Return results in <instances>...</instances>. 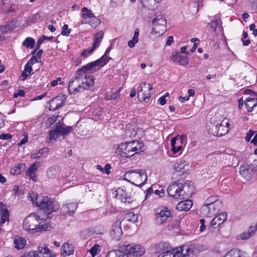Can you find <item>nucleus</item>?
Returning a JSON list of instances; mask_svg holds the SVG:
<instances>
[{"instance_id": "obj_1", "label": "nucleus", "mask_w": 257, "mask_h": 257, "mask_svg": "<svg viewBox=\"0 0 257 257\" xmlns=\"http://www.w3.org/2000/svg\"><path fill=\"white\" fill-rule=\"evenodd\" d=\"M110 59L111 57L104 54L97 60L79 68L76 72L74 77L72 78L69 81V89L81 92L92 86L94 83V79L93 76L90 75L87 71L95 67H97V70L100 69Z\"/></svg>"}, {"instance_id": "obj_2", "label": "nucleus", "mask_w": 257, "mask_h": 257, "mask_svg": "<svg viewBox=\"0 0 257 257\" xmlns=\"http://www.w3.org/2000/svg\"><path fill=\"white\" fill-rule=\"evenodd\" d=\"M33 204L40 207L48 214L56 211L59 208L58 203L47 196H38L34 192L29 193V196Z\"/></svg>"}, {"instance_id": "obj_3", "label": "nucleus", "mask_w": 257, "mask_h": 257, "mask_svg": "<svg viewBox=\"0 0 257 257\" xmlns=\"http://www.w3.org/2000/svg\"><path fill=\"white\" fill-rule=\"evenodd\" d=\"M144 145L139 141H134L128 143H121L116 152L124 157H131L136 154L144 151Z\"/></svg>"}, {"instance_id": "obj_4", "label": "nucleus", "mask_w": 257, "mask_h": 257, "mask_svg": "<svg viewBox=\"0 0 257 257\" xmlns=\"http://www.w3.org/2000/svg\"><path fill=\"white\" fill-rule=\"evenodd\" d=\"M123 180L136 186H142L147 182L148 176L144 169L132 170L125 173Z\"/></svg>"}, {"instance_id": "obj_5", "label": "nucleus", "mask_w": 257, "mask_h": 257, "mask_svg": "<svg viewBox=\"0 0 257 257\" xmlns=\"http://www.w3.org/2000/svg\"><path fill=\"white\" fill-rule=\"evenodd\" d=\"M39 216L35 213L31 214L27 217L23 222V228L30 232H38V221Z\"/></svg>"}, {"instance_id": "obj_6", "label": "nucleus", "mask_w": 257, "mask_h": 257, "mask_svg": "<svg viewBox=\"0 0 257 257\" xmlns=\"http://www.w3.org/2000/svg\"><path fill=\"white\" fill-rule=\"evenodd\" d=\"M119 248L124 250L127 256L130 255L133 256H141L145 252L144 247L137 244H122L119 245Z\"/></svg>"}, {"instance_id": "obj_7", "label": "nucleus", "mask_w": 257, "mask_h": 257, "mask_svg": "<svg viewBox=\"0 0 257 257\" xmlns=\"http://www.w3.org/2000/svg\"><path fill=\"white\" fill-rule=\"evenodd\" d=\"M156 220L157 223L163 225L169 221L172 217L171 211L166 207L156 210Z\"/></svg>"}, {"instance_id": "obj_8", "label": "nucleus", "mask_w": 257, "mask_h": 257, "mask_svg": "<svg viewBox=\"0 0 257 257\" xmlns=\"http://www.w3.org/2000/svg\"><path fill=\"white\" fill-rule=\"evenodd\" d=\"M153 89L150 83H141L138 88V96L140 100L148 102L151 97V90Z\"/></svg>"}, {"instance_id": "obj_9", "label": "nucleus", "mask_w": 257, "mask_h": 257, "mask_svg": "<svg viewBox=\"0 0 257 257\" xmlns=\"http://www.w3.org/2000/svg\"><path fill=\"white\" fill-rule=\"evenodd\" d=\"M183 184L178 182H174L171 184L167 189V192L170 196L175 199H184L183 195Z\"/></svg>"}, {"instance_id": "obj_10", "label": "nucleus", "mask_w": 257, "mask_h": 257, "mask_svg": "<svg viewBox=\"0 0 257 257\" xmlns=\"http://www.w3.org/2000/svg\"><path fill=\"white\" fill-rule=\"evenodd\" d=\"M164 244H159L160 250L158 257H180L181 253L180 252L181 248L171 249V247L164 246Z\"/></svg>"}, {"instance_id": "obj_11", "label": "nucleus", "mask_w": 257, "mask_h": 257, "mask_svg": "<svg viewBox=\"0 0 257 257\" xmlns=\"http://www.w3.org/2000/svg\"><path fill=\"white\" fill-rule=\"evenodd\" d=\"M152 24L153 26V31L156 34L162 35L166 31L167 21L162 17L153 19Z\"/></svg>"}, {"instance_id": "obj_12", "label": "nucleus", "mask_w": 257, "mask_h": 257, "mask_svg": "<svg viewBox=\"0 0 257 257\" xmlns=\"http://www.w3.org/2000/svg\"><path fill=\"white\" fill-rule=\"evenodd\" d=\"M230 128V123L228 120L224 119L220 123L216 125L212 132L214 136L220 137L229 132Z\"/></svg>"}, {"instance_id": "obj_13", "label": "nucleus", "mask_w": 257, "mask_h": 257, "mask_svg": "<svg viewBox=\"0 0 257 257\" xmlns=\"http://www.w3.org/2000/svg\"><path fill=\"white\" fill-rule=\"evenodd\" d=\"M255 169H256V167L253 168L251 166L243 165L239 168V173L245 179L250 180L253 176Z\"/></svg>"}, {"instance_id": "obj_14", "label": "nucleus", "mask_w": 257, "mask_h": 257, "mask_svg": "<svg viewBox=\"0 0 257 257\" xmlns=\"http://www.w3.org/2000/svg\"><path fill=\"white\" fill-rule=\"evenodd\" d=\"M65 102L64 96H57L49 101V109L50 110L55 111L61 107Z\"/></svg>"}, {"instance_id": "obj_15", "label": "nucleus", "mask_w": 257, "mask_h": 257, "mask_svg": "<svg viewBox=\"0 0 257 257\" xmlns=\"http://www.w3.org/2000/svg\"><path fill=\"white\" fill-rule=\"evenodd\" d=\"M35 257H54L53 252L49 249L45 244L39 245L37 250H35Z\"/></svg>"}, {"instance_id": "obj_16", "label": "nucleus", "mask_w": 257, "mask_h": 257, "mask_svg": "<svg viewBox=\"0 0 257 257\" xmlns=\"http://www.w3.org/2000/svg\"><path fill=\"white\" fill-rule=\"evenodd\" d=\"M115 197L119 199L121 202L124 203H130L133 201L131 197L126 192V191L120 188H118L115 191Z\"/></svg>"}, {"instance_id": "obj_17", "label": "nucleus", "mask_w": 257, "mask_h": 257, "mask_svg": "<svg viewBox=\"0 0 257 257\" xmlns=\"http://www.w3.org/2000/svg\"><path fill=\"white\" fill-rule=\"evenodd\" d=\"M122 233L121 221L116 220L112 225L110 235L114 239L118 240L121 236Z\"/></svg>"}, {"instance_id": "obj_18", "label": "nucleus", "mask_w": 257, "mask_h": 257, "mask_svg": "<svg viewBox=\"0 0 257 257\" xmlns=\"http://www.w3.org/2000/svg\"><path fill=\"white\" fill-rule=\"evenodd\" d=\"M183 195L184 198L185 197H189L191 196L194 192L195 188L194 187V184L193 182L186 181L183 184Z\"/></svg>"}, {"instance_id": "obj_19", "label": "nucleus", "mask_w": 257, "mask_h": 257, "mask_svg": "<svg viewBox=\"0 0 257 257\" xmlns=\"http://www.w3.org/2000/svg\"><path fill=\"white\" fill-rule=\"evenodd\" d=\"M78 204L75 202H71L63 205L61 209V212L63 214H73L77 208Z\"/></svg>"}, {"instance_id": "obj_20", "label": "nucleus", "mask_w": 257, "mask_h": 257, "mask_svg": "<svg viewBox=\"0 0 257 257\" xmlns=\"http://www.w3.org/2000/svg\"><path fill=\"white\" fill-rule=\"evenodd\" d=\"M226 219L227 214L225 212H221L213 218L211 221V225L214 228H216L223 223Z\"/></svg>"}, {"instance_id": "obj_21", "label": "nucleus", "mask_w": 257, "mask_h": 257, "mask_svg": "<svg viewBox=\"0 0 257 257\" xmlns=\"http://www.w3.org/2000/svg\"><path fill=\"white\" fill-rule=\"evenodd\" d=\"M222 206L221 202H216L210 205L205 207L208 210V216L209 217L212 216L213 215L218 212Z\"/></svg>"}, {"instance_id": "obj_22", "label": "nucleus", "mask_w": 257, "mask_h": 257, "mask_svg": "<svg viewBox=\"0 0 257 257\" xmlns=\"http://www.w3.org/2000/svg\"><path fill=\"white\" fill-rule=\"evenodd\" d=\"M193 202L191 200H185L180 202L176 206V208L179 211H188L192 206Z\"/></svg>"}, {"instance_id": "obj_23", "label": "nucleus", "mask_w": 257, "mask_h": 257, "mask_svg": "<svg viewBox=\"0 0 257 257\" xmlns=\"http://www.w3.org/2000/svg\"><path fill=\"white\" fill-rule=\"evenodd\" d=\"M74 246L70 243H64L62 246V254L64 256H68L73 253Z\"/></svg>"}, {"instance_id": "obj_24", "label": "nucleus", "mask_w": 257, "mask_h": 257, "mask_svg": "<svg viewBox=\"0 0 257 257\" xmlns=\"http://www.w3.org/2000/svg\"><path fill=\"white\" fill-rule=\"evenodd\" d=\"M179 248H181L180 252L182 254L180 257H184L192 253L193 252L194 247L193 245L190 244L176 248V249Z\"/></svg>"}, {"instance_id": "obj_25", "label": "nucleus", "mask_w": 257, "mask_h": 257, "mask_svg": "<svg viewBox=\"0 0 257 257\" xmlns=\"http://www.w3.org/2000/svg\"><path fill=\"white\" fill-rule=\"evenodd\" d=\"M247 110L251 112L257 106V97H248L245 101Z\"/></svg>"}, {"instance_id": "obj_26", "label": "nucleus", "mask_w": 257, "mask_h": 257, "mask_svg": "<svg viewBox=\"0 0 257 257\" xmlns=\"http://www.w3.org/2000/svg\"><path fill=\"white\" fill-rule=\"evenodd\" d=\"M171 59L175 62H179L180 65H186L188 64V60L186 56H181L180 54L177 53L173 55Z\"/></svg>"}, {"instance_id": "obj_27", "label": "nucleus", "mask_w": 257, "mask_h": 257, "mask_svg": "<svg viewBox=\"0 0 257 257\" xmlns=\"http://www.w3.org/2000/svg\"><path fill=\"white\" fill-rule=\"evenodd\" d=\"M56 127L60 136H62L65 137V136L68 135L69 133H71L73 131V127L72 126H69L64 127L62 126L60 123H57Z\"/></svg>"}, {"instance_id": "obj_28", "label": "nucleus", "mask_w": 257, "mask_h": 257, "mask_svg": "<svg viewBox=\"0 0 257 257\" xmlns=\"http://www.w3.org/2000/svg\"><path fill=\"white\" fill-rule=\"evenodd\" d=\"M81 23V24H88L92 28H95L100 24V20L94 15L88 20H83Z\"/></svg>"}, {"instance_id": "obj_29", "label": "nucleus", "mask_w": 257, "mask_h": 257, "mask_svg": "<svg viewBox=\"0 0 257 257\" xmlns=\"http://www.w3.org/2000/svg\"><path fill=\"white\" fill-rule=\"evenodd\" d=\"M113 250L110 251L107 254L106 257H128L127 254L124 252V250Z\"/></svg>"}, {"instance_id": "obj_30", "label": "nucleus", "mask_w": 257, "mask_h": 257, "mask_svg": "<svg viewBox=\"0 0 257 257\" xmlns=\"http://www.w3.org/2000/svg\"><path fill=\"white\" fill-rule=\"evenodd\" d=\"M141 3L144 7L150 10L157 9L158 6L154 0H141Z\"/></svg>"}, {"instance_id": "obj_31", "label": "nucleus", "mask_w": 257, "mask_h": 257, "mask_svg": "<svg viewBox=\"0 0 257 257\" xmlns=\"http://www.w3.org/2000/svg\"><path fill=\"white\" fill-rule=\"evenodd\" d=\"M14 244L15 247L17 249L23 248L26 244V241L24 238L18 237L14 239Z\"/></svg>"}, {"instance_id": "obj_32", "label": "nucleus", "mask_w": 257, "mask_h": 257, "mask_svg": "<svg viewBox=\"0 0 257 257\" xmlns=\"http://www.w3.org/2000/svg\"><path fill=\"white\" fill-rule=\"evenodd\" d=\"M104 33L102 31H99L94 36V41L92 44L94 48H96L99 47L100 42L103 37Z\"/></svg>"}, {"instance_id": "obj_33", "label": "nucleus", "mask_w": 257, "mask_h": 257, "mask_svg": "<svg viewBox=\"0 0 257 257\" xmlns=\"http://www.w3.org/2000/svg\"><path fill=\"white\" fill-rule=\"evenodd\" d=\"M223 257H244V255L239 250L232 249L228 251Z\"/></svg>"}, {"instance_id": "obj_34", "label": "nucleus", "mask_w": 257, "mask_h": 257, "mask_svg": "<svg viewBox=\"0 0 257 257\" xmlns=\"http://www.w3.org/2000/svg\"><path fill=\"white\" fill-rule=\"evenodd\" d=\"M120 89L121 88H120L117 91L115 92L112 91L107 92L104 95L105 99L107 100H114L118 98L120 96L119 92Z\"/></svg>"}, {"instance_id": "obj_35", "label": "nucleus", "mask_w": 257, "mask_h": 257, "mask_svg": "<svg viewBox=\"0 0 257 257\" xmlns=\"http://www.w3.org/2000/svg\"><path fill=\"white\" fill-rule=\"evenodd\" d=\"M186 165V162L180 161L174 165V169L176 172H182V174H184V170Z\"/></svg>"}, {"instance_id": "obj_36", "label": "nucleus", "mask_w": 257, "mask_h": 257, "mask_svg": "<svg viewBox=\"0 0 257 257\" xmlns=\"http://www.w3.org/2000/svg\"><path fill=\"white\" fill-rule=\"evenodd\" d=\"M139 30L136 29L135 30L134 36L131 40H130L128 43V46L130 48H133L135 47V44H137L139 41Z\"/></svg>"}, {"instance_id": "obj_37", "label": "nucleus", "mask_w": 257, "mask_h": 257, "mask_svg": "<svg viewBox=\"0 0 257 257\" xmlns=\"http://www.w3.org/2000/svg\"><path fill=\"white\" fill-rule=\"evenodd\" d=\"M81 11L83 13L81 17L84 19L83 20H88L91 17H93V16H94L92 11L88 9L86 7L83 8Z\"/></svg>"}, {"instance_id": "obj_38", "label": "nucleus", "mask_w": 257, "mask_h": 257, "mask_svg": "<svg viewBox=\"0 0 257 257\" xmlns=\"http://www.w3.org/2000/svg\"><path fill=\"white\" fill-rule=\"evenodd\" d=\"M60 170L59 168L57 167H51L49 168L48 175L49 177L54 178L57 177L60 173Z\"/></svg>"}, {"instance_id": "obj_39", "label": "nucleus", "mask_w": 257, "mask_h": 257, "mask_svg": "<svg viewBox=\"0 0 257 257\" xmlns=\"http://www.w3.org/2000/svg\"><path fill=\"white\" fill-rule=\"evenodd\" d=\"M124 219L129 222L135 223L138 220V215L132 212H130L125 214Z\"/></svg>"}, {"instance_id": "obj_40", "label": "nucleus", "mask_w": 257, "mask_h": 257, "mask_svg": "<svg viewBox=\"0 0 257 257\" xmlns=\"http://www.w3.org/2000/svg\"><path fill=\"white\" fill-rule=\"evenodd\" d=\"M35 42V40L31 37H28L23 42V45L27 48H33L34 47Z\"/></svg>"}, {"instance_id": "obj_41", "label": "nucleus", "mask_w": 257, "mask_h": 257, "mask_svg": "<svg viewBox=\"0 0 257 257\" xmlns=\"http://www.w3.org/2000/svg\"><path fill=\"white\" fill-rule=\"evenodd\" d=\"M88 251L90 252L92 257H95L100 251V246L98 244H95Z\"/></svg>"}, {"instance_id": "obj_42", "label": "nucleus", "mask_w": 257, "mask_h": 257, "mask_svg": "<svg viewBox=\"0 0 257 257\" xmlns=\"http://www.w3.org/2000/svg\"><path fill=\"white\" fill-rule=\"evenodd\" d=\"M51 229V225L47 222H45L44 224H43L42 222L38 223V231L42 230H50Z\"/></svg>"}, {"instance_id": "obj_43", "label": "nucleus", "mask_w": 257, "mask_h": 257, "mask_svg": "<svg viewBox=\"0 0 257 257\" xmlns=\"http://www.w3.org/2000/svg\"><path fill=\"white\" fill-rule=\"evenodd\" d=\"M216 202H221L218 200L217 196H211L207 199L204 203V207H205L208 205H210Z\"/></svg>"}, {"instance_id": "obj_44", "label": "nucleus", "mask_w": 257, "mask_h": 257, "mask_svg": "<svg viewBox=\"0 0 257 257\" xmlns=\"http://www.w3.org/2000/svg\"><path fill=\"white\" fill-rule=\"evenodd\" d=\"M60 136V134L56 126L54 130L51 131L49 133V139L51 141H56Z\"/></svg>"}, {"instance_id": "obj_45", "label": "nucleus", "mask_w": 257, "mask_h": 257, "mask_svg": "<svg viewBox=\"0 0 257 257\" xmlns=\"http://www.w3.org/2000/svg\"><path fill=\"white\" fill-rule=\"evenodd\" d=\"M254 233V230L252 229L251 230L248 231L247 232H243L240 234V237L241 239H246L249 238Z\"/></svg>"}, {"instance_id": "obj_46", "label": "nucleus", "mask_w": 257, "mask_h": 257, "mask_svg": "<svg viewBox=\"0 0 257 257\" xmlns=\"http://www.w3.org/2000/svg\"><path fill=\"white\" fill-rule=\"evenodd\" d=\"M9 211H5L3 214H2L1 219L0 220V226H2L4 223H5L7 220H9Z\"/></svg>"}, {"instance_id": "obj_47", "label": "nucleus", "mask_w": 257, "mask_h": 257, "mask_svg": "<svg viewBox=\"0 0 257 257\" xmlns=\"http://www.w3.org/2000/svg\"><path fill=\"white\" fill-rule=\"evenodd\" d=\"M71 29H69L68 26L67 24H65L62 28V31L61 34L63 36H68L70 33Z\"/></svg>"}, {"instance_id": "obj_48", "label": "nucleus", "mask_w": 257, "mask_h": 257, "mask_svg": "<svg viewBox=\"0 0 257 257\" xmlns=\"http://www.w3.org/2000/svg\"><path fill=\"white\" fill-rule=\"evenodd\" d=\"M26 174L27 176H29L31 180H33L34 181H36L37 176L35 172H33L32 171L28 169L27 171Z\"/></svg>"}, {"instance_id": "obj_49", "label": "nucleus", "mask_w": 257, "mask_h": 257, "mask_svg": "<svg viewBox=\"0 0 257 257\" xmlns=\"http://www.w3.org/2000/svg\"><path fill=\"white\" fill-rule=\"evenodd\" d=\"M95 49V48H94V47L92 46L91 49L83 50L81 53V55L84 57H87L88 56L91 54Z\"/></svg>"}, {"instance_id": "obj_50", "label": "nucleus", "mask_w": 257, "mask_h": 257, "mask_svg": "<svg viewBox=\"0 0 257 257\" xmlns=\"http://www.w3.org/2000/svg\"><path fill=\"white\" fill-rule=\"evenodd\" d=\"M43 154V149L39 150L37 152L32 154L31 158L32 159L39 158Z\"/></svg>"}, {"instance_id": "obj_51", "label": "nucleus", "mask_w": 257, "mask_h": 257, "mask_svg": "<svg viewBox=\"0 0 257 257\" xmlns=\"http://www.w3.org/2000/svg\"><path fill=\"white\" fill-rule=\"evenodd\" d=\"M40 19V15L39 13H36L31 18L30 21L32 23H36Z\"/></svg>"}, {"instance_id": "obj_52", "label": "nucleus", "mask_w": 257, "mask_h": 257, "mask_svg": "<svg viewBox=\"0 0 257 257\" xmlns=\"http://www.w3.org/2000/svg\"><path fill=\"white\" fill-rule=\"evenodd\" d=\"M39 166V162H36L31 165L29 168H28L29 170L32 171L33 172H35L36 173V172Z\"/></svg>"}, {"instance_id": "obj_53", "label": "nucleus", "mask_w": 257, "mask_h": 257, "mask_svg": "<svg viewBox=\"0 0 257 257\" xmlns=\"http://www.w3.org/2000/svg\"><path fill=\"white\" fill-rule=\"evenodd\" d=\"M255 132L250 130H249L246 134V136L245 137V141L246 142H249L251 138L253 136Z\"/></svg>"}, {"instance_id": "obj_54", "label": "nucleus", "mask_w": 257, "mask_h": 257, "mask_svg": "<svg viewBox=\"0 0 257 257\" xmlns=\"http://www.w3.org/2000/svg\"><path fill=\"white\" fill-rule=\"evenodd\" d=\"M1 28L2 32L4 34L8 33L9 31H10L13 29L11 27V26L9 24L7 26H2Z\"/></svg>"}, {"instance_id": "obj_55", "label": "nucleus", "mask_w": 257, "mask_h": 257, "mask_svg": "<svg viewBox=\"0 0 257 257\" xmlns=\"http://www.w3.org/2000/svg\"><path fill=\"white\" fill-rule=\"evenodd\" d=\"M209 26L214 30V31H216V29L218 25V23L217 20L212 21L209 24Z\"/></svg>"}, {"instance_id": "obj_56", "label": "nucleus", "mask_w": 257, "mask_h": 257, "mask_svg": "<svg viewBox=\"0 0 257 257\" xmlns=\"http://www.w3.org/2000/svg\"><path fill=\"white\" fill-rule=\"evenodd\" d=\"M18 9V6L15 5L11 6L7 10V13L9 14L11 13H16L17 10Z\"/></svg>"}, {"instance_id": "obj_57", "label": "nucleus", "mask_w": 257, "mask_h": 257, "mask_svg": "<svg viewBox=\"0 0 257 257\" xmlns=\"http://www.w3.org/2000/svg\"><path fill=\"white\" fill-rule=\"evenodd\" d=\"M12 137V135L10 134H3L0 135V139L4 140H9Z\"/></svg>"}, {"instance_id": "obj_58", "label": "nucleus", "mask_w": 257, "mask_h": 257, "mask_svg": "<svg viewBox=\"0 0 257 257\" xmlns=\"http://www.w3.org/2000/svg\"><path fill=\"white\" fill-rule=\"evenodd\" d=\"M35 253V250H32L29 252L25 253L21 257H35L36 256Z\"/></svg>"}, {"instance_id": "obj_59", "label": "nucleus", "mask_w": 257, "mask_h": 257, "mask_svg": "<svg viewBox=\"0 0 257 257\" xmlns=\"http://www.w3.org/2000/svg\"><path fill=\"white\" fill-rule=\"evenodd\" d=\"M24 70L31 74V73L32 71V65L27 63L25 66V69Z\"/></svg>"}, {"instance_id": "obj_60", "label": "nucleus", "mask_w": 257, "mask_h": 257, "mask_svg": "<svg viewBox=\"0 0 257 257\" xmlns=\"http://www.w3.org/2000/svg\"><path fill=\"white\" fill-rule=\"evenodd\" d=\"M249 29L252 31V34L256 37L257 36V29L255 28V25L252 24L249 26Z\"/></svg>"}, {"instance_id": "obj_61", "label": "nucleus", "mask_w": 257, "mask_h": 257, "mask_svg": "<svg viewBox=\"0 0 257 257\" xmlns=\"http://www.w3.org/2000/svg\"><path fill=\"white\" fill-rule=\"evenodd\" d=\"M21 168H17L16 169L12 168L11 170V173L15 175L20 174L21 173Z\"/></svg>"}, {"instance_id": "obj_62", "label": "nucleus", "mask_w": 257, "mask_h": 257, "mask_svg": "<svg viewBox=\"0 0 257 257\" xmlns=\"http://www.w3.org/2000/svg\"><path fill=\"white\" fill-rule=\"evenodd\" d=\"M182 149V147L181 145L178 146V147H175L173 148H172V151L173 154H176L181 151Z\"/></svg>"}, {"instance_id": "obj_63", "label": "nucleus", "mask_w": 257, "mask_h": 257, "mask_svg": "<svg viewBox=\"0 0 257 257\" xmlns=\"http://www.w3.org/2000/svg\"><path fill=\"white\" fill-rule=\"evenodd\" d=\"M5 211H8L6 205L2 202H0V213L3 214Z\"/></svg>"}, {"instance_id": "obj_64", "label": "nucleus", "mask_w": 257, "mask_h": 257, "mask_svg": "<svg viewBox=\"0 0 257 257\" xmlns=\"http://www.w3.org/2000/svg\"><path fill=\"white\" fill-rule=\"evenodd\" d=\"M36 56L32 57L28 62V64H29L31 65H32L33 64L38 62V60L36 59Z\"/></svg>"}]
</instances>
